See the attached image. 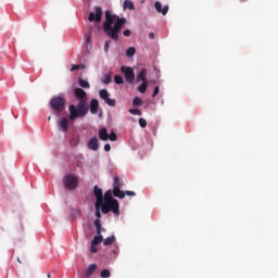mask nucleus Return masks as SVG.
Listing matches in <instances>:
<instances>
[{
    "instance_id": "obj_1",
    "label": "nucleus",
    "mask_w": 278,
    "mask_h": 278,
    "mask_svg": "<svg viewBox=\"0 0 278 278\" xmlns=\"http://www.w3.org/2000/svg\"><path fill=\"white\" fill-rule=\"evenodd\" d=\"M74 94L76 99H78V104H72L70 105V121L73 123V121H76V118H84L86 114H88V104L86 103L87 93L81 88H75Z\"/></svg>"
},
{
    "instance_id": "obj_2",
    "label": "nucleus",
    "mask_w": 278,
    "mask_h": 278,
    "mask_svg": "<svg viewBox=\"0 0 278 278\" xmlns=\"http://www.w3.org/2000/svg\"><path fill=\"white\" fill-rule=\"evenodd\" d=\"M127 23V18L117 17V21L114 23V15H112L111 11H105V21L103 23L104 34L114 40L118 41V34L123 29V26Z\"/></svg>"
},
{
    "instance_id": "obj_3",
    "label": "nucleus",
    "mask_w": 278,
    "mask_h": 278,
    "mask_svg": "<svg viewBox=\"0 0 278 278\" xmlns=\"http://www.w3.org/2000/svg\"><path fill=\"white\" fill-rule=\"evenodd\" d=\"M112 190H108L104 193V197L102 195V214H110V212H113L115 216H118L121 214V206L118 204V200L112 197Z\"/></svg>"
},
{
    "instance_id": "obj_4",
    "label": "nucleus",
    "mask_w": 278,
    "mask_h": 278,
    "mask_svg": "<svg viewBox=\"0 0 278 278\" xmlns=\"http://www.w3.org/2000/svg\"><path fill=\"white\" fill-rule=\"evenodd\" d=\"M63 186L66 190H77L79 187V177L75 174H67L63 178Z\"/></svg>"
},
{
    "instance_id": "obj_5",
    "label": "nucleus",
    "mask_w": 278,
    "mask_h": 278,
    "mask_svg": "<svg viewBox=\"0 0 278 278\" xmlns=\"http://www.w3.org/2000/svg\"><path fill=\"white\" fill-rule=\"evenodd\" d=\"M50 108L56 113L64 112L66 110V100L62 96L53 97L50 100Z\"/></svg>"
},
{
    "instance_id": "obj_6",
    "label": "nucleus",
    "mask_w": 278,
    "mask_h": 278,
    "mask_svg": "<svg viewBox=\"0 0 278 278\" xmlns=\"http://www.w3.org/2000/svg\"><path fill=\"white\" fill-rule=\"evenodd\" d=\"M121 188H123V181H121V177L116 175L113 179V195L117 199H123L125 197V191H122Z\"/></svg>"
},
{
    "instance_id": "obj_7",
    "label": "nucleus",
    "mask_w": 278,
    "mask_h": 278,
    "mask_svg": "<svg viewBox=\"0 0 278 278\" xmlns=\"http://www.w3.org/2000/svg\"><path fill=\"white\" fill-rule=\"evenodd\" d=\"M121 71L125 77L126 84H134V80L136 79L134 68H131L130 66H122Z\"/></svg>"
},
{
    "instance_id": "obj_8",
    "label": "nucleus",
    "mask_w": 278,
    "mask_h": 278,
    "mask_svg": "<svg viewBox=\"0 0 278 278\" xmlns=\"http://www.w3.org/2000/svg\"><path fill=\"white\" fill-rule=\"evenodd\" d=\"M101 18H103V9L96 7V13L90 12L88 21H90V23H101Z\"/></svg>"
},
{
    "instance_id": "obj_9",
    "label": "nucleus",
    "mask_w": 278,
    "mask_h": 278,
    "mask_svg": "<svg viewBox=\"0 0 278 278\" xmlns=\"http://www.w3.org/2000/svg\"><path fill=\"white\" fill-rule=\"evenodd\" d=\"M149 73V71H147V68H141L139 71V73L137 74V77H136V81L137 84H139V81H142V83H149V79H147V74Z\"/></svg>"
},
{
    "instance_id": "obj_10",
    "label": "nucleus",
    "mask_w": 278,
    "mask_h": 278,
    "mask_svg": "<svg viewBox=\"0 0 278 278\" xmlns=\"http://www.w3.org/2000/svg\"><path fill=\"white\" fill-rule=\"evenodd\" d=\"M68 125H70V122L67 117H62L58 122L59 129H61V131H64V132L68 131Z\"/></svg>"
},
{
    "instance_id": "obj_11",
    "label": "nucleus",
    "mask_w": 278,
    "mask_h": 278,
    "mask_svg": "<svg viewBox=\"0 0 278 278\" xmlns=\"http://www.w3.org/2000/svg\"><path fill=\"white\" fill-rule=\"evenodd\" d=\"M93 194L97 199L96 203H102L103 202V190L101 188H99V186H94Z\"/></svg>"
},
{
    "instance_id": "obj_12",
    "label": "nucleus",
    "mask_w": 278,
    "mask_h": 278,
    "mask_svg": "<svg viewBox=\"0 0 278 278\" xmlns=\"http://www.w3.org/2000/svg\"><path fill=\"white\" fill-rule=\"evenodd\" d=\"M87 146L91 151H99V139L97 137H92Z\"/></svg>"
},
{
    "instance_id": "obj_13",
    "label": "nucleus",
    "mask_w": 278,
    "mask_h": 278,
    "mask_svg": "<svg viewBox=\"0 0 278 278\" xmlns=\"http://www.w3.org/2000/svg\"><path fill=\"white\" fill-rule=\"evenodd\" d=\"M154 8H155L156 12H159L160 14H163V16H166V14H168V5H165L162 9V3L160 1H156L154 3Z\"/></svg>"
},
{
    "instance_id": "obj_14",
    "label": "nucleus",
    "mask_w": 278,
    "mask_h": 278,
    "mask_svg": "<svg viewBox=\"0 0 278 278\" xmlns=\"http://www.w3.org/2000/svg\"><path fill=\"white\" fill-rule=\"evenodd\" d=\"M90 112H91V114H97V112H99V100H97V99L91 100Z\"/></svg>"
},
{
    "instance_id": "obj_15",
    "label": "nucleus",
    "mask_w": 278,
    "mask_h": 278,
    "mask_svg": "<svg viewBox=\"0 0 278 278\" xmlns=\"http://www.w3.org/2000/svg\"><path fill=\"white\" fill-rule=\"evenodd\" d=\"M98 136H99V138H100L103 142L108 141V140H109L108 128H105V127L101 128V129L99 130V132H98Z\"/></svg>"
},
{
    "instance_id": "obj_16",
    "label": "nucleus",
    "mask_w": 278,
    "mask_h": 278,
    "mask_svg": "<svg viewBox=\"0 0 278 278\" xmlns=\"http://www.w3.org/2000/svg\"><path fill=\"white\" fill-rule=\"evenodd\" d=\"M94 207H96V216H97V219L101 220V212H103V204H101V203H96V204H94Z\"/></svg>"
},
{
    "instance_id": "obj_17",
    "label": "nucleus",
    "mask_w": 278,
    "mask_h": 278,
    "mask_svg": "<svg viewBox=\"0 0 278 278\" xmlns=\"http://www.w3.org/2000/svg\"><path fill=\"white\" fill-rule=\"evenodd\" d=\"M104 247H110V244H114V242H116V237L113 235L106 239H104L103 241Z\"/></svg>"
},
{
    "instance_id": "obj_18",
    "label": "nucleus",
    "mask_w": 278,
    "mask_h": 278,
    "mask_svg": "<svg viewBox=\"0 0 278 278\" xmlns=\"http://www.w3.org/2000/svg\"><path fill=\"white\" fill-rule=\"evenodd\" d=\"M94 270H97V264H91L89 265L86 274H85V277H91L92 276V273H94Z\"/></svg>"
},
{
    "instance_id": "obj_19",
    "label": "nucleus",
    "mask_w": 278,
    "mask_h": 278,
    "mask_svg": "<svg viewBox=\"0 0 278 278\" xmlns=\"http://www.w3.org/2000/svg\"><path fill=\"white\" fill-rule=\"evenodd\" d=\"M124 10H136V7L131 2V0L124 1Z\"/></svg>"
},
{
    "instance_id": "obj_20",
    "label": "nucleus",
    "mask_w": 278,
    "mask_h": 278,
    "mask_svg": "<svg viewBox=\"0 0 278 278\" xmlns=\"http://www.w3.org/2000/svg\"><path fill=\"white\" fill-rule=\"evenodd\" d=\"M15 231L17 233H23V231H25V226L23 225V220H20L16 225H15Z\"/></svg>"
},
{
    "instance_id": "obj_21",
    "label": "nucleus",
    "mask_w": 278,
    "mask_h": 278,
    "mask_svg": "<svg viewBox=\"0 0 278 278\" xmlns=\"http://www.w3.org/2000/svg\"><path fill=\"white\" fill-rule=\"evenodd\" d=\"M85 45L87 49L88 47H92V35L90 34L85 35Z\"/></svg>"
},
{
    "instance_id": "obj_22",
    "label": "nucleus",
    "mask_w": 278,
    "mask_h": 278,
    "mask_svg": "<svg viewBox=\"0 0 278 278\" xmlns=\"http://www.w3.org/2000/svg\"><path fill=\"white\" fill-rule=\"evenodd\" d=\"M78 84L80 88H86V89L90 88V83H88V80H84V78H79Z\"/></svg>"
},
{
    "instance_id": "obj_23",
    "label": "nucleus",
    "mask_w": 278,
    "mask_h": 278,
    "mask_svg": "<svg viewBox=\"0 0 278 278\" xmlns=\"http://www.w3.org/2000/svg\"><path fill=\"white\" fill-rule=\"evenodd\" d=\"M99 96L103 99V101H105L110 98V93L108 92V89L100 90Z\"/></svg>"
},
{
    "instance_id": "obj_24",
    "label": "nucleus",
    "mask_w": 278,
    "mask_h": 278,
    "mask_svg": "<svg viewBox=\"0 0 278 278\" xmlns=\"http://www.w3.org/2000/svg\"><path fill=\"white\" fill-rule=\"evenodd\" d=\"M101 242H103V236L101 235H97L96 237H93V240L91 241V244H101Z\"/></svg>"
},
{
    "instance_id": "obj_25",
    "label": "nucleus",
    "mask_w": 278,
    "mask_h": 278,
    "mask_svg": "<svg viewBox=\"0 0 278 278\" xmlns=\"http://www.w3.org/2000/svg\"><path fill=\"white\" fill-rule=\"evenodd\" d=\"M94 227H96L97 236H101V219L94 220Z\"/></svg>"
},
{
    "instance_id": "obj_26",
    "label": "nucleus",
    "mask_w": 278,
    "mask_h": 278,
    "mask_svg": "<svg viewBox=\"0 0 278 278\" xmlns=\"http://www.w3.org/2000/svg\"><path fill=\"white\" fill-rule=\"evenodd\" d=\"M126 55L127 58H134L136 55V48L134 47L128 48L126 51Z\"/></svg>"
},
{
    "instance_id": "obj_27",
    "label": "nucleus",
    "mask_w": 278,
    "mask_h": 278,
    "mask_svg": "<svg viewBox=\"0 0 278 278\" xmlns=\"http://www.w3.org/2000/svg\"><path fill=\"white\" fill-rule=\"evenodd\" d=\"M102 84H104L105 86L112 84V74H106L104 76V79H102Z\"/></svg>"
},
{
    "instance_id": "obj_28",
    "label": "nucleus",
    "mask_w": 278,
    "mask_h": 278,
    "mask_svg": "<svg viewBox=\"0 0 278 278\" xmlns=\"http://www.w3.org/2000/svg\"><path fill=\"white\" fill-rule=\"evenodd\" d=\"M147 88H149V83H142V84L138 87V90L141 92V94H144V92H147Z\"/></svg>"
},
{
    "instance_id": "obj_29",
    "label": "nucleus",
    "mask_w": 278,
    "mask_h": 278,
    "mask_svg": "<svg viewBox=\"0 0 278 278\" xmlns=\"http://www.w3.org/2000/svg\"><path fill=\"white\" fill-rule=\"evenodd\" d=\"M114 81H115V84H117L118 86L125 84V80L123 79V76H121V75H115V76H114Z\"/></svg>"
},
{
    "instance_id": "obj_30",
    "label": "nucleus",
    "mask_w": 278,
    "mask_h": 278,
    "mask_svg": "<svg viewBox=\"0 0 278 278\" xmlns=\"http://www.w3.org/2000/svg\"><path fill=\"white\" fill-rule=\"evenodd\" d=\"M132 105H135V108L142 105V100L139 97H135L132 100Z\"/></svg>"
},
{
    "instance_id": "obj_31",
    "label": "nucleus",
    "mask_w": 278,
    "mask_h": 278,
    "mask_svg": "<svg viewBox=\"0 0 278 278\" xmlns=\"http://www.w3.org/2000/svg\"><path fill=\"white\" fill-rule=\"evenodd\" d=\"M111 276H112V274L110 273V269H103L100 273V277H102V278H110Z\"/></svg>"
},
{
    "instance_id": "obj_32",
    "label": "nucleus",
    "mask_w": 278,
    "mask_h": 278,
    "mask_svg": "<svg viewBox=\"0 0 278 278\" xmlns=\"http://www.w3.org/2000/svg\"><path fill=\"white\" fill-rule=\"evenodd\" d=\"M109 140H111V142H116V140H118V136H116V132H114V130H112L109 135Z\"/></svg>"
},
{
    "instance_id": "obj_33",
    "label": "nucleus",
    "mask_w": 278,
    "mask_h": 278,
    "mask_svg": "<svg viewBox=\"0 0 278 278\" xmlns=\"http://www.w3.org/2000/svg\"><path fill=\"white\" fill-rule=\"evenodd\" d=\"M129 113L132 114L134 116H142V112L138 109H130Z\"/></svg>"
},
{
    "instance_id": "obj_34",
    "label": "nucleus",
    "mask_w": 278,
    "mask_h": 278,
    "mask_svg": "<svg viewBox=\"0 0 278 278\" xmlns=\"http://www.w3.org/2000/svg\"><path fill=\"white\" fill-rule=\"evenodd\" d=\"M105 101V103L108 104V105H110L111 108H115L116 106V100L115 99H106V100H104Z\"/></svg>"
},
{
    "instance_id": "obj_35",
    "label": "nucleus",
    "mask_w": 278,
    "mask_h": 278,
    "mask_svg": "<svg viewBox=\"0 0 278 278\" xmlns=\"http://www.w3.org/2000/svg\"><path fill=\"white\" fill-rule=\"evenodd\" d=\"M79 68H86V65L79 64V65H72L71 71H79Z\"/></svg>"
},
{
    "instance_id": "obj_36",
    "label": "nucleus",
    "mask_w": 278,
    "mask_h": 278,
    "mask_svg": "<svg viewBox=\"0 0 278 278\" xmlns=\"http://www.w3.org/2000/svg\"><path fill=\"white\" fill-rule=\"evenodd\" d=\"M71 144H72V147H77L79 144V137H74L71 140Z\"/></svg>"
},
{
    "instance_id": "obj_37",
    "label": "nucleus",
    "mask_w": 278,
    "mask_h": 278,
    "mask_svg": "<svg viewBox=\"0 0 278 278\" xmlns=\"http://www.w3.org/2000/svg\"><path fill=\"white\" fill-rule=\"evenodd\" d=\"M139 125H140V127H142V128H144V127H147V119H144V118H139Z\"/></svg>"
},
{
    "instance_id": "obj_38",
    "label": "nucleus",
    "mask_w": 278,
    "mask_h": 278,
    "mask_svg": "<svg viewBox=\"0 0 278 278\" xmlns=\"http://www.w3.org/2000/svg\"><path fill=\"white\" fill-rule=\"evenodd\" d=\"M157 94H160V87L154 88V91L152 93V98L155 99V97H157Z\"/></svg>"
},
{
    "instance_id": "obj_39",
    "label": "nucleus",
    "mask_w": 278,
    "mask_h": 278,
    "mask_svg": "<svg viewBox=\"0 0 278 278\" xmlns=\"http://www.w3.org/2000/svg\"><path fill=\"white\" fill-rule=\"evenodd\" d=\"M90 251L91 253H97V251H99V249H97V244L91 243Z\"/></svg>"
},
{
    "instance_id": "obj_40",
    "label": "nucleus",
    "mask_w": 278,
    "mask_h": 278,
    "mask_svg": "<svg viewBox=\"0 0 278 278\" xmlns=\"http://www.w3.org/2000/svg\"><path fill=\"white\" fill-rule=\"evenodd\" d=\"M124 194L127 197H136V192L134 191H125Z\"/></svg>"
},
{
    "instance_id": "obj_41",
    "label": "nucleus",
    "mask_w": 278,
    "mask_h": 278,
    "mask_svg": "<svg viewBox=\"0 0 278 278\" xmlns=\"http://www.w3.org/2000/svg\"><path fill=\"white\" fill-rule=\"evenodd\" d=\"M104 51H105V53H108V51H110V41H105Z\"/></svg>"
},
{
    "instance_id": "obj_42",
    "label": "nucleus",
    "mask_w": 278,
    "mask_h": 278,
    "mask_svg": "<svg viewBox=\"0 0 278 278\" xmlns=\"http://www.w3.org/2000/svg\"><path fill=\"white\" fill-rule=\"evenodd\" d=\"M123 35L126 36V37H129V36H131V30L126 29V30L123 31Z\"/></svg>"
},
{
    "instance_id": "obj_43",
    "label": "nucleus",
    "mask_w": 278,
    "mask_h": 278,
    "mask_svg": "<svg viewBox=\"0 0 278 278\" xmlns=\"http://www.w3.org/2000/svg\"><path fill=\"white\" fill-rule=\"evenodd\" d=\"M104 151H112V146H110V143H106L105 146H104Z\"/></svg>"
},
{
    "instance_id": "obj_44",
    "label": "nucleus",
    "mask_w": 278,
    "mask_h": 278,
    "mask_svg": "<svg viewBox=\"0 0 278 278\" xmlns=\"http://www.w3.org/2000/svg\"><path fill=\"white\" fill-rule=\"evenodd\" d=\"M149 38H150L151 40H153V38H155V34H154V33H149Z\"/></svg>"
},
{
    "instance_id": "obj_45",
    "label": "nucleus",
    "mask_w": 278,
    "mask_h": 278,
    "mask_svg": "<svg viewBox=\"0 0 278 278\" xmlns=\"http://www.w3.org/2000/svg\"><path fill=\"white\" fill-rule=\"evenodd\" d=\"M17 262H18L20 264H22V262H21V258H20V257H17Z\"/></svg>"
},
{
    "instance_id": "obj_46",
    "label": "nucleus",
    "mask_w": 278,
    "mask_h": 278,
    "mask_svg": "<svg viewBox=\"0 0 278 278\" xmlns=\"http://www.w3.org/2000/svg\"><path fill=\"white\" fill-rule=\"evenodd\" d=\"M47 277H48V278H51V275H50V274H47Z\"/></svg>"
},
{
    "instance_id": "obj_47",
    "label": "nucleus",
    "mask_w": 278,
    "mask_h": 278,
    "mask_svg": "<svg viewBox=\"0 0 278 278\" xmlns=\"http://www.w3.org/2000/svg\"><path fill=\"white\" fill-rule=\"evenodd\" d=\"M48 121H51V116L48 117Z\"/></svg>"
}]
</instances>
